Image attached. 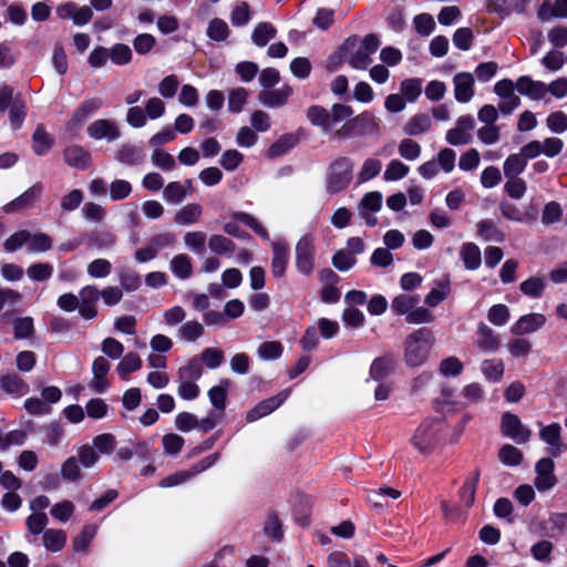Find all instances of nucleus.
<instances>
[{
  "mask_svg": "<svg viewBox=\"0 0 567 567\" xmlns=\"http://www.w3.org/2000/svg\"><path fill=\"white\" fill-rule=\"evenodd\" d=\"M434 343V334L427 328L411 332L404 341L405 364L411 368L423 365L429 360Z\"/></svg>",
  "mask_w": 567,
  "mask_h": 567,
  "instance_id": "obj_1",
  "label": "nucleus"
},
{
  "mask_svg": "<svg viewBox=\"0 0 567 567\" xmlns=\"http://www.w3.org/2000/svg\"><path fill=\"white\" fill-rule=\"evenodd\" d=\"M352 114V107L341 103L333 104L330 112L320 105H312L307 110V118L309 122L326 134L329 133L336 124L346 121L351 117Z\"/></svg>",
  "mask_w": 567,
  "mask_h": 567,
  "instance_id": "obj_2",
  "label": "nucleus"
},
{
  "mask_svg": "<svg viewBox=\"0 0 567 567\" xmlns=\"http://www.w3.org/2000/svg\"><path fill=\"white\" fill-rule=\"evenodd\" d=\"M203 375V367L197 358H193L189 362L181 367L177 371V394L186 401L196 400L200 394L197 381Z\"/></svg>",
  "mask_w": 567,
  "mask_h": 567,
  "instance_id": "obj_3",
  "label": "nucleus"
},
{
  "mask_svg": "<svg viewBox=\"0 0 567 567\" xmlns=\"http://www.w3.org/2000/svg\"><path fill=\"white\" fill-rule=\"evenodd\" d=\"M353 161L350 157L341 156L336 158L329 166L327 177V190L331 195L344 190L352 181Z\"/></svg>",
  "mask_w": 567,
  "mask_h": 567,
  "instance_id": "obj_4",
  "label": "nucleus"
},
{
  "mask_svg": "<svg viewBox=\"0 0 567 567\" xmlns=\"http://www.w3.org/2000/svg\"><path fill=\"white\" fill-rule=\"evenodd\" d=\"M347 122L336 132L338 138L364 136L379 132V120L370 112H363Z\"/></svg>",
  "mask_w": 567,
  "mask_h": 567,
  "instance_id": "obj_5",
  "label": "nucleus"
},
{
  "mask_svg": "<svg viewBox=\"0 0 567 567\" xmlns=\"http://www.w3.org/2000/svg\"><path fill=\"white\" fill-rule=\"evenodd\" d=\"M440 425L441 420L439 417L424 419L410 440L412 446L422 454L429 453L436 442Z\"/></svg>",
  "mask_w": 567,
  "mask_h": 567,
  "instance_id": "obj_6",
  "label": "nucleus"
},
{
  "mask_svg": "<svg viewBox=\"0 0 567 567\" xmlns=\"http://www.w3.org/2000/svg\"><path fill=\"white\" fill-rule=\"evenodd\" d=\"M380 44L378 35L367 34L347 58L348 64L354 70H367L372 64V55L378 51Z\"/></svg>",
  "mask_w": 567,
  "mask_h": 567,
  "instance_id": "obj_7",
  "label": "nucleus"
},
{
  "mask_svg": "<svg viewBox=\"0 0 567 567\" xmlns=\"http://www.w3.org/2000/svg\"><path fill=\"white\" fill-rule=\"evenodd\" d=\"M296 268L305 276L312 274L315 269V236L312 234L303 235L296 245Z\"/></svg>",
  "mask_w": 567,
  "mask_h": 567,
  "instance_id": "obj_8",
  "label": "nucleus"
},
{
  "mask_svg": "<svg viewBox=\"0 0 567 567\" xmlns=\"http://www.w3.org/2000/svg\"><path fill=\"white\" fill-rule=\"evenodd\" d=\"M103 106V100L97 96L86 97L74 111L68 122V131L75 134L83 124Z\"/></svg>",
  "mask_w": 567,
  "mask_h": 567,
  "instance_id": "obj_9",
  "label": "nucleus"
},
{
  "mask_svg": "<svg viewBox=\"0 0 567 567\" xmlns=\"http://www.w3.org/2000/svg\"><path fill=\"white\" fill-rule=\"evenodd\" d=\"M383 205V196L380 192L367 193L358 204V214L369 227H374L378 224L375 214L381 210Z\"/></svg>",
  "mask_w": 567,
  "mask_h": 567,
  "instance_id": "obj_10",
  "label": "nucleus"
},
{
  "mask_svg": "<svg viewBox=\"0 0 567 567\" xmlns=\"http://www.w3.org/2000/svg\"><path fill=\"white\" fill-rule=\"evenodd\" d=\"M291 389H285L275 396L260 401L246 414V421L252 423L276 411L290 395Z\"/></svg>",
  "mask_w": 567,
  "mask_h": 567,
  "instance_id": "obj_11",
  "label": "nucleus"
},
{
  "mask_svg": "<svg viewBox=\"0 0 567 567\" xmlns=\"http://www.w3.org/2000/svg\"><path fill=\"white\" fill-rule=\"evenodd\" d=\"M100 296V289L94 285L84 286L79 291V315L84 320H93L97 317L96 303Z\"/></svg>",
  "mask_w": 567,
  "mask_h": 567,
  "instance_id": "obj_12",
  "label": "nucleus"
},
{
  "mask_svg": "<svg viewBox=\"0 0 567 567\" xmlns=\"http://www.w3.org/2000/svg\"><path fill=\"white\" fill-rule=\"evenodd\" d=\"M501 426L503 434L518 444L526 443L532 434L517 415L508 412L503 414Z\"/></svg>",
  "mask_w": 567,
  "mask_h": 567,
  "instance_id": "obj_13",
  "label": "nucleus"
},
{
  "mask_svg": "<svg viewBox=\"0 0 567 567\" xmlns=\"http://www.w3.org/2000/svg\"><path fill=\"white\" fill-rule=\"evenodd\" d=\"M554 470L555 463L550 457H543L536 463L534 485L539 492H546L556 485L557 478Z\"/></svg>",
  "mask_w": 567,
  "mask_h": 567,
  "instance_id": "obj_14",
  "label": "nucleus"
},
{
  "mask_svg": "<svg viewBox=\"0 0 567 567\" xmlns=\"http://www.w3.org/2000/svg\"><path fill=\"white\" fill-rule=\"evenodd\" d=\"M87 135L95 140H106L114 142L120 138L121 132L116 123L112 120L99 118L92 122L86 128Z\"/></svg>",
  "mask_w": 567,
  "mask_h": 567,
  "instance_id": "obj_15",
  "label": "nucleus"
},
{
  "mask_svg": "<svg viewBox=\"0 0 567 567\" xmlns=\"http://www.w3.org/2000/svg\"><path fill=\"white\" fill-rule=\"evenodd\" d=\"M272 248V259H271V275L275 278H282L286 274L288 264H289V257H290V250L288 244L282 240H274L271 243Z\"/></svg>",
  "mask_w": 567,
  "mask_h": 567,
  "instance_id": "obj_16",
  "label": "nucleus"
},
{
  "mask_svg": "<svg viewBox=\"0 0 567 567\" xmlns=\"http://www.w3.org/2000/svg\"><path fill=\"white\" fill-rule=\"evenodd\" d=\"M560 434L561 426L558 423H551L539 431L540 440L548 445L547 453L554 457H558L567 450V445L560 440Z\"/></svg>",
  "mask_w": 567,
  "mask_h": 567,
  "instance_id": "obj_17",
  "label": "nucleus"
},
{
  "mask_svg": "<svg viewBox=\"0 0 567 567\" xmlns=\"http://www.w3.org/2000/svg\"><path fill=\"white\" fill-rule=\"evenodd\" d=\"M475 79L472 73L460 72L454 75V96L458 103H468L474 96Z\"/></svg>",
  "mask_w": 567,
  "mask_h": 567,
  "instance_id": "obj_18",
  "label": "nucleus"
},
{
  "mask_svg": "<svg viewBox=\"0 0 567 567\" xmlns=\"http://www.w3.org/2000/svg\"><path fill=\"white\" fill-rule=\"evenodd\" d=\"M516 90L519 94L534 101L543 100L548 93L547 84L535 81L528 75H522L516 81Z\"/></svg>",
  "mask_w": 567,
  "mask_h": 567,
  "instance_id": "obj_19",
  "label": "nucleus"
},
{
  "mask_svg": "<svg viewBox=\"0 0 567 567\" xmlns=\"http://www.w3.org/2000/svg\"><path fill=\"white\" fill-rule=\"evenodd\" d=\"M475 344L484 353H495L499 349L501 341L492 328L484 322H480Z\"/></svg>",
  "mask_w": 567,
  "mask_h": 567,
  "instance_id": "obj_20",
  "label": "nucleus"
},
{
  "mask_svg": "<svg viewBox=\"0 0 567 567\" xmlns=\"http://www.w3.org/2000/svg\"><path fill=\"white\" fill-rule=\"evenodd\" d=\"M546 323V317L542 313H528L522 316L512 327L511 332L523 336L538 331Z\"/></svg>",
  "mask_w": 567,
  "mask_h": 567,
  "instance_id": "obj_21",
  "label": "nucleus"
},
{
  "mask_svg": "<svg viewBox=\"0 0 567 567\" xmlns=\"http://www.w3.org/2000/svg\"><path fill=\"white\" fill-rule=\"evenodd\" d=\"M43 192V185L41 183H35L31 187H29L25 192H23L20 196L9 202L3 206V210L7 214L19 212L28 206H30L38 196Z\"/></svg>",
  "mask_w": 567,
  "mask_h": 567,
  "instance_id": "obj_22",
  "label": "nucleus"
},
{
  "mask_svg": "<svg viewBox=\"0 0 567 567\" xmlns=\"http://www.w3.org/2000/svg\"><path fill=\"white\" fill-rule=\"evenodd\" d=\"M0 390L9 395L20 398L29 392V385L19 374L11 372L0 377Z\"/></svg>",
  "mask_w": 567,
  "mask_h": 567,
  "instance_id": "obj_23",
  "label": "nucleus"
},
{
  "mask_svg": "<svg viewBox=\"0 0 567 567\" xmlns=\"http://www.w3.org/2000/svg\"><path fill=\"white\" fill-rule=\"evenodd\" d=\"M65 163L76 169L84 171L91 165V153L80 145L68 146L63 152Z\"/></svg>",
  "mask_w": 567,
  "mask_h": 567,
  "instance_id": "obj_24",
  "label": "nucleus"
},
{
  "mask_svg": "<svg viewBox=\"0 0 567 567\" xmlns=\"http://www.w3.org/2000/svg\"><path fill=\"white\" fill-rule=\"evenodd\" d=\"M451 292V280L447 275H444L440 279L433 281V287L430 292L425 296L424 302L429 307H436L444 301Z\"/></svg>",
  "mask_w": 567,
  "mask_h": 567,
  "instance_id": "obj_25",
  "label": "nucleus"
},
{
  "mask_svg": "<svg viewBox=\"0 0 567 567\" xmlns=\"http://www.w3.org/2000/svg\"><path fill=\"white\" fill-rule=\"evenodd\" d=\"M115 159L126 166H138L145 161V153L140 146L122 144L116 151Z\"/></svg>",
  "mask_w": 567,
  "mask_h": 567,
  "instance_id": "obj_26",
  "label": "nucleus"
},
{
  "mask_svg": "<svg viewBox=\"0 0 567 567\" xmlns=\"http://www.w3.org/2000/svg\"><path fill=\"white\" fill-rule=\"evenodd\" d=\"M292 89L289 85H282L277 90H265L258 95L259 102L266 107H279L286 104L291 95Z\"/></svg>",
  "mask_w": 567,
  "mask_h": 567,
  "instance_id": "obj_27",
  "label": "nucleus"
},
{
  "mask_svg": "<svg viewBox=\"0 0 567 567\" xmlns=\"http://www.w3.org/2000/svg\"><path fill=\"white\" fill-rule=\"evenodd\" d=\"M460 258L467 270H476L482 264L480 247L474 243H464L460 248Z\"/></svg>",
  "mask_w": 567,
  "mask_h": 567,
  "instance_id": "obj_28",
  "label": "nucleus"
},
{
  "mask_svg": "<svg viewBox=\"0 0 567 567\" xmlns=\"http://www.w3.org/2000/svg\"><path fill=\"white\" fill-rule=\"evenodd\" d=\"M142 364L143 361L136 352H128L122 355L116 365V372L123 381H128L130 374L138 371Z\"/></svg>",
  "mask_w": 567,
  "mask_h": 567,
  "instance_id": "obj_29",
  "label": "nucleus"
},
{
  "mask_svg": "<svg viewBox=\"0 0 567 567\" xmlns=\"http://www.w3.org/2000/svg\"><path fill=\"white\" fill-rule=\"evenodd\" d=\"M203 214V208L197 203L183 206L174 216V221L179 226L196 224Z\"/></svg>",
  "mask_w": 567,
  "mask_h": 567,
  "instance_id": "obj_30",
  "label": "nucleus"
},
{
  "mask_svg": "<svg viewBox=\"0 0 567 567\" xmlns=\"http://www.w3.org/2000/svg\"><path fill=\"white\" fill-rule=\"evenodd\" d=\"M431 126V117L425 113H417L404 124L403 132L410 136H417L426 133Z\"/></svg>",
  "mask_w": 567,
  "mask_h": 567,
  "instance_id": "obj_31",
  "label": "nucleus"
},
{
  "mask_svg": "<svg viewBox=\"0 0 567 567\" xmlns=\"http://www.w3.org/2000/svg\"><path fill=\"white\" fill-rule=\"evenodd\" d=\"M169 269L173 275L181 280L190 278L193 275L190 257L186 254H178L174 256L169 262Z\"/></svg>",
  "mask_w": 567,
  "mask_h": 567,
  "instance_id": "obj_32",
  "label": "nucleus"
},
{
  "mask_svg": "<svg viewBox=\"0 0 567 567\" xmlns=\"http://www.w3.org/2000/svg\"><path fill=\"white\" fill-rule=\"evenodd\" d=\"M42 540L47 550L58 553L66 544V534L62 529L49 528L44 530Z\"/></svg>",
  "mask_w": 567,
  "mask_h": 567,
  "instance_id": "obj_33",
  "label": "nucleus"
},
{
  "mask_svg": "<svg viewBox=\"0 0 567 567\" xmlns=\"http://www.w3.org/2000/svg\"><path fill=\"white\" fill-rule=\"evenodd\" d=\"M229 384L230 381L228 379H224L218 385L213 386L208 391L209 401L220 415H223L226 409L227 389Z\"/></svg>",
  "mask_w": 567,
  "mask_h": 567,
  "instance_id": "obj_34",
  "label": "nucleus"
},
{
  "mask_svg": "<svg viewBox=\"0 0 567 567\" xmlns=\"http://www.w3.org/2000/svg\"><path fill=\"white\" fill-rule=\"evenodd\" d=\"M276 35L277 29L270 22H259L252 30L251 41L255 45L262 48Z\"/></svg>",
  "mask_w": 567,
  "mask_h": 567,
  "instance_id": "obj_35",
  "label": "nucleus"
},
{
  "mask_svg": "<svg viewBox=\"0 0 567 567\" xmlns=\"http://www.w3.org/2000/svg\"><path fill=\"white\" fill-rule=\"evenodd\" d=\"M480 481V472L475 471L470 477H467L460 489V499L462 504L470 508L475 502L476 489Z\"/></svg>",
  "mask_w": 567,
  "mask_h": 567,
  "instance_id": "obj_36",
  "label": "nucleus"
},
{
  "mask_svg": "<svg viewBox=\"0 0 567 567\" xmlns=\"http://www.w3.org/2000/svg\"><path fill=\"white\" fill-rule=\"evenodd\" d=\"M477 234L485 241L503 243L505 234L492 219H483L477 224Z\"/></svg>",
  "mask_w": 567,
  "mask_h": 567,
  "instance_id": "obj_37",
  "label": "nucleus"
},
{
  "mask_svg": "<svg viewBox=\"0 0 567 567\" xmlns=\"http://www.w3.org/2000/svg\"><path fill=\"white\" fill-rule=\"evenodd\" d=\"M504 363L499 359H486L481 364V372L488 382L497 383L504 375Z\"/></svg>",
  "mask_w": 567,
  "mask_h": 567,
  "instance_id": "obj_38",
  "label": "nucleus"
},
{
  "mask_svg": "<svg viewBox=\"0 0 567 567\" xmlns=\"http://www.w3.org/2000/svg\"><path fill=\"white\" fill-rule=\"evenodd\" d=\"M97 249L111 248L115 244V236L110 231L94 230L83 236V241Z\"/></svg>",
  "mask_w": 567,
  "mask_h": 567,
  "instance_id": "obj_39",
  "label": "nucleus"
},
{
  "mask_svg": "<svg viewBox=\"0 0 567 567\" xmlns=\"http://www.w3.org/2000/svg\"><path fill=\"white\" fill-rule=\"evenodd\" d=\"M392 357H380L373 360L370 367V378L374 381H381L385 379L393 369Z\"/></svg>",
  "mask_w": 567,
  "mask_h": 567,
  "instance_id": "obj_40",
  "label": "nucleus"
},
{
  "mask_svg": "<svg viewBox=\"0 0 567 567\" xmlns=\"http://www.w3.org/2000/svg\"><path fill=\"white\" fill-rule=\"evenodd\" d=\"M28 439V433L24 430H12L3 433L0 430V451L6 452L11 446H22Z\"/></svg>",
  "mask_w": 567,
  "mask_h": 567,
  "instance_id": "obj_41",
  "label": "nucleus"
},
{
  "mask_svg": "<svg viewBox=\"0 0 567 567\" xmlns=\"http://www.w3.org/2000/svg\"><path fill=\"white\" fill-rule=\"evenodd\" d=\"M419 302V296L399 295L392 300L391 309L395 315H404L406 318L409 312H411L412 308L417 306Z\"/></svg>",
  "mask_w": 567,
  "mask_h": 567,
  "instance_id": "obj_42",
  "label": "nucleus"
},
{
  "mask_svg": "<svg viewBox=\"0 0 567 567\" xmlns=\"http://www.w3.org/2000/svg\"><path fill=\"white\" fill-rule=\"evenodd\" d=\"M527 161L519 153L511 154L504 162L503 171L506 178L519 176L526 168Z\"/></svg>",
  "mask_w": 567,
  "mask_h": 567,
  "instance_id": "obj_43",
  "label": "nucleus"
},
{
  "mask_svg": "<svg viewBox=\"0 0 567 567\" xmlns=\"http://www.w3.org/2000/svg\"><path fill=\"white\" fill-rule=\"evenodd\" d=\"M187 197V188L179 182H169L163 189V199L168 204H181Z\"/></svg>",
  "mask_w": 567,
  "mask_h": 567,
  "instance_id": "obj_44",
  "label": "nucleus"
},
{
  "mask_svg": "<svg viewBox=\"0 0 567 567\" xmlns=\"http://www.w3.org/2000/svg\"><path fill=\"white\" fill-rule=\"evenodd\" d=\"M197 360L200 365H205L209 370H215L224 362V352L218 348H205Z\"/></svg>",
  "mask_w": 567,
  "mask_h": 567,
  "instance_id": "obj_45",
  "label": "nucleus"
},
{
  "mask_svg": "<svg viewBox=\"0 0 567 567\" xmlns=\"http://www.w3.org/2000/svg\"><path fill=\"white\" fill-rule=\"evenodd\" d=\"M96 533H97L96 525H92V524L85 525L82 528V532L80 533V535H78L72 542V547H73L74 551H76V553L85 551L89 548L93 538L95 537Z\"/></svg>",
  "mask_w": 567,
  "mask_h": 567,
  "instance_id": "obj_46",
  "label": "nucleus"
},
{
  "mask_svg": "<svg viewBox=\"0 0 567 567\" xmlns=\"http://www.w3.org/2000/svg\"><path fill=\"white\" fill-rule=\"evenodd\" d=\"M204 326L196 320L184 322L178 329L181 339L187 342H195L204 334Z\"/></svg>",
  "mask_w": 567,
  "mask_h": 567,
  "instance_id": "obj_47",
  "label": "nucleus"
},
{
  "mask_svg": "<svg viewBox=\"0 0 567 567\" xmlns=\"http://www.w3.org/2000/svg\"><path fill=\"white\" fill-rule=\"evenodd\" d=\"M381 169V161L374 157L367 158L363 162L360 172L358 173V183L363 184L371 181L372 178L380 174Z\"/></svg>",
  "mask_w": 567,
  "mask_h": 567,
  "instance_id": "obj_48",
  "label": "nucleus"
},
{
  "mask_svg": "<svg viewBox=\"0 0 567 567\" xmlns=\"http://www.w3.org/2000/svg\"><path fill=\"white\" fill-rule=\"evenodd\" d=\"M230 30L228 24L219 18L209 21L206 34L216 42L225 41L229 37Z\"/></svg>",
  "mask_w": 567,
  "mask_h": 567,
  "instance_id": "obj_49",
  "label": "nucleus"
},
{
  "mask_svg": "<svg viewBox=\"0 0 567 567\" xmlns=\"http://www.w3.org/2000/svg\"><path fill=\"white\" fill-rule=\"evenodd\" d=\"M33 140V151L37 155H44L47 154L52 145L53 140L51 136L45 132V130L42 126H38L32 135Z\"/></svg>",
  "mask_w": 567,
  "mask_h": 567,
  "instance_id": "obj_50",
  "label": "nucleus"
},
{
  "mask_svg": "<svg viewBox=\"0 0 567 567\" xmlns=\"http://www.w3.org/2000/svg\"><path fill=\"white\" fill-rule=\"evenodd\" d=\"M25 109V102L20 95H17L12 105L9 107V118L13 130L20 128L24 122L27 115Z\"/></svg>",
  "mask_w": 567,
  "mask_h": 567,
  "instance_id": "obj_51",
  "label": "nucleus"
},
{
  "mask_svg": "<svg viewBox=\"0 0 567 567\" xmlns=\"http://www.w3.org/2000/svg\"><path fill=\"white\" fill-rule=\"evenodd\" d=\"M545 279L540 277H530L526 280H524L519 289L523 295L529 297V298H540L544 290H545Z\"/></svg>",
  "mask_w": 567,
  "mask_h": 567,
  "instance_id": "obj_52",
  "label": "nucleus"
},
{
  "mask_svg": "<svg viewBox=\"0 0 567 567\" xmlns=\"http://www.w3.org/2000/svg\"><path fill=\"white\" fill-rule=\"evenodd\" d=\"M209 249L217 255H230L235 251L234 241L223 235H212L208 240Z\"/></svg>",
  "mask_w": 567,
  "mask_h": 567,
  "instance_id": "obj_53",
  "label": "nucleus"
},
{
  "mask_svg": "<svg viewBox=\"0 0 567 567\" xmlns=\"http://www.w3.org/2000/svg\"><path fill=\"white\" fill-rule=\"evenodd\" d=\"M118 282L122 290L133 292L140 288L141 277L135 270L131 268H124L118 272Z\"/></svg>",
  "mask_w": 567,
  "mask_h": 567,
  "instance_id": "obj_54",
  "label": "nucleus"
},
{
  "mask_svg": "<svg viewBox=\"0 0 567 567\" xmlns=\"http://www.w3.org/2000/svg\"><path fill=\"white\" fill-rule=\"evenodd\" d=\"M401 93L406 102H415L422 93V81L416 78L403 80L401 82Z\"/></svg>",
  "mask_w": 567,
  "mask_h": 567,
  "instance_id": "obj_55",
  "label": "nucleus"
},
{
  "mask_svg": "<svg viewBox=\"0 0 567 567\" xmlns=\"http://www.w3.org/2000/svg\"><path fill=\"white\" fill-rule=\"evenodd\" d=\"M409 172L410 168L408 165L399 159H392L386 165V168L383 173V179L386 182H396L404 178Z\"/></svg>",
  "mask_w": 567,
  "mask_h": 567,
  "instance_id": "obj_56",
  "label": "nucleus"
},
{
  "mask_svg": "<svg viewBox=\"0 0 567 567\" xmlns=\"http://www.w3.org/2000/svg\"><path fill=\"white\" fill-rule=\"evenodd\" d=\"M151 161L154 166L165 172H171L176 167L174 156L162 148H155L153 151Z\"/></svg>",
  "mask_w": 567,
  "mask_h": 567,
  "instance_id": "obj_57",
  "label": "nucleus"
},
{
  "mask_svg": "<svg viewBox=\"0 0 567 567\" xmlns=\"http://www.w3.org/2000/svg\"><path fill=\"white\" fill-rule=\"evenodd\" d=\"M33 333L34 323L31 317H20L13 320V336L16 339H29Z\"/></svg>",
  "mask_w": 567,
  "mask_h": 567,
  "instance_id": "obj_58",
  "label": "nucleus"
},
{
  "mask_svg": "<svg viewBox=\"0 0 567 567\" xmlns=\"http://www.w3.org/2000/svg\"><path fill=\"white\" fill-rule=\"evenodd\" d=\"M284 351L279 341H265L257 349L258 357L264 361L276 360L281 357Z\"/></svg>",
  "mask_w": 567,
  "mask_h": 567,
  "instance_id": "obj_59",
  "label": "nucleus"
},
{
  "mask_svg": "<svg viewBox=\"0 0 567 567\" xmlns=\"http://www.w3.org/2000/svg\"><path fill=\"white\" fill-rule=\"evenodd\" d=\"M298 140L291 135L286 134L281 136L278 141H276L268 150L269 157H278L286 154L288 151L293 148L297 144Z\"/></svg>",
  "mask_w": 567,
  "mask_h": 567,
  "instance_id": "obj_60",
  "label": "nucleus"
},
{
  "mask_svg": "<svg viewBox=\"0 0 567 567\" xmlns=\"http://www.w3.org/2000/svg\"><path fill=\"white\" fill-rule=\"evenodd\" d=\"M52 247V239L49 235L44 233H37L32 235L30 233V237L27 243V248L31 252H45L50 250Z\"/></svg>",
  "mask_w": 567,
  "mask_h": 567,
  "instance_id": "obj_61",
  "label": "nucleus"
},
{
  "mask_svg": "<svg viewBox=\"0 0 567 567\" xmlns=\"http://www.w3.org/2000/svg\"><path fill=\"white\" fill-rule=\"evenodd\" d=\"M116 444V437L112 433L99 434L92 441L95 451L105 455H110L115 450Z\"/></svg>",
  "mask_w": 567,
  "mask_h": 567,
  "instance_id": "obj_62",
  "label": "nucleus"
},
{
  "mask_svg": "<svg viewBox=\"0 0 567 567\" xmlns=\"http://www.w3.org/2000/svg\"><path fill=\"white\" fill-rule=\"evenodd\" d=\"M86 271L91 278L103 279L110 276L112 271V265L107 259L97 258L87 265Z\"/></svg>",
  "mask_w": 567,
  "mask_h": 567,
  "instance_id": "obj_63",
  "label": "nucleus"
},
{
  "mask_svg": "<svg viewBox=\"0 0 567 567\" xmlns=\"http://www.w3.org/2000/svg\"><path fill=\"white\" fill-rule=\"evenodd\" d=\"M328 567H370L362 557L354 558L353 563L343 554H330L328 557Z\"/></svg>",
  "mask_w": 567,
  "mask_h": 567,
  "instance_id": "obj_64",
  "label": "nucleus"
}]
</instances>
